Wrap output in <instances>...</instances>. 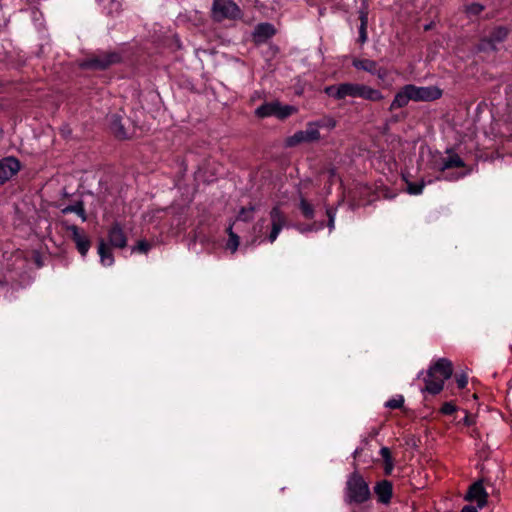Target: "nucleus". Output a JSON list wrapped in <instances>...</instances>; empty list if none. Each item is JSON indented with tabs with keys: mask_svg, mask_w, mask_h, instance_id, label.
Segmentation results:
<instances>
[{
	"mask_svg": "<svg viewBox=\"0 0 512 512\" xmlns=\"http://www.w3.org/2000/svg\"><path fill=\"white\" fill-rule=\"evenodd\" d=\"M20 170V162L14 157L0 160V185H3Z\"/></svg>",
	"mask_w": 512,
	"mask_h": 512,
	"instance_id": "9d476101",
	"label": "nucleus"
},
{
	"mask_svg": "<svg viewBox=\"0 0 512 512\" xmlns=\"http://www.w3.org/2000/svg\"><path fill=\"white\" fill-rule=\"evenodd\" d=\"M312 230H313L312 226H309V227H306L305 229H302L301 232L312 231Z\"/></svg>",
	"mask_w": 512,
	"mask_h": 512,
	"instance_id": "ea45409f",
	"label": "nucleus"
},
{
	"mask_svg": "<svg viewBox=\"0 0 512 512\" xmlns=\"http://www.w3.org/2000/svg\"><path fill=\"white\" fill-rule=\"evenodd\" d=\"M274 112H275V101L262 104L261 106H259L256 109L255 114L260 118H265V117L274 116Z\"/></svg>",
	"mask_w": 512,
	"mask_h": 512,
	"instance_id": "b1692460",
	"label": "nucleus"
},
{
	"mask_svg": "<svg viewBox=\"0 0 512 512\" xmlns=\"http://www.w3.org/2000/svg\"><path fill=\"white\" fill-rule=\"evenodd\" d=\"M484 9V6L480 3H471L466 6V12L469 15H478L480 14Z\"/></svg>",
	"mask_w": 512,
	"mask_h": 512,
	"instance_id": "2f4dec72",
	"label": "nucleus"
},
{
	"mask_svg": "<svg viewBox=\"0 0 512 512\" xmlns=\"http://www.w3.org/2000/svg\"><path fill=\"white\" fill-rule=\"evenodd\" d=\"M212 17L218 22L224 19L234 20L241 17V10L233 0H214Z\"/></svg>",
	"mask_w": 512,
	"mask_h": 512,
	"instance_id": "20e7f679",
	"label": "nucleus"
},
{
	"mask_svg": "<svg viewBox=\"0 0 512 512\" xmlns=\"http://www.w3.org/2000/svg\"><path fill=\"white\" fill-rule=\"evenodd\" d=\"M69 212H74L77 215H79L84 221L86 220L85 210H84L83 204L81 202H79L75 205L67 206L66 208L63 209V213H69Z\"/></svg>",
	"mask_w": 512,
	"mask_h": 512,
	"instance_id": "cd10ccee",
	"label": "nucleus"
},
{
	"mask_svg": "<svg viewBox=\"0 0 512 512\" xmlns=\"http://www.w3.org/2000/svg\"><path fill=\"white\" fill-rule=\"evenodd\" d=\"M388 70L383 67L376 66V72L373 75H376L379 80L384 81L388 77Z\"/></svg>",
	"mask_w": 512,
	"mask_h": 512,
	"instance_id": "72a5a7b5",
	"label": "nucleus"
},
{
	"mask_svg": "<svg viewBox=\"0 0 512 512\" xmlns=\"http://www.w3.org/2000/svg\"><path fill=\"white\" fill-rule=\"evenodd\" d=\"M453 373L452 362L447 358L438 359L427 371L425 390L431 394H438L444 386L445 380Z\"/></svg>",
	"mask_w": 512,
	"mask_h": 512,
	"instance_id": "f03ea898",
	"label": "nucleus"
},
{
	"mask_svg": "<svg viewBox=\"0 0 512 512\" xmlns=\"http://www.w3.org/2000/svg\"><path fill=\"white\" fill-rule=\"evenodd\" d=\"M360 84L345 82L337 85H331L325 88V93L337 100H343L347 97L359 98Z\"/></svg>",
	"mask_w": 512,
	"mask_h": 512,
	"instance_id": "423d86ee",
	"label": "nucleus"
},
{
	"mask_svg": "<svg viewBox=\"0 0 512 512\" xmlns=\"http://www.w3.org/2000/svg\"><path fill=\"white\" fill-rule=\"evenodd\" d=\"M326 214L328 216V227H329V230L332 231L335 227V216H336V211L332 208H327L326 209Z\"/></svg>",
	"mask_w": 512,
	"mask_h": 512,
	"instance_id": "473e14b6",
	"label": "nucleus"
},
{
	"mask_svg": "<svg viewBox=\"0 0 512 512\" xmlns=\"http://www.w3.org/2000/svg\"><path fill=\"white\" fill-rule=\"evenodd\" d=\"M98 254L100 256L102 264H104L105 266H110L113 264V256L110 252V249L107 247L106 243L103 240L99 242Z\"/></svg>",
	"mask_w": 512,
	"mask_h": 512,
	"instance_id": "4be33fe9",
	"label": "nucleus"
},
{
	"mask_svg": "<svg viewBox=\"0 0 512 512\" xmlns=\"http://www.w3.org/2000/svg\"><path fill=\"white\" fill-rule=\"evenodd\" d=\"M370 497L368 484L358 473L350 475L346 482L345 501L348 504H361Z\"/></svg>",
	"mask_w": 512,
	"mask_h": 512,
	"instance_id": "7ed1b4c3",
	"label": "nucleus"
},
{
	"mask_svg": "<svg viewBox=\"0 0 512 512\" xmlns=\"http://www.w3.org/2000/svg\"><path fill=\"white\" fill-rule=\"evenodd\" d=\"M312 123L317 126V131H319L320 128L332 130L336 127L337 124L336 120L329 116L319 119L317 121H312Z\"/></svg>",
	"mask_w": 512,
	"mask_h": 512,
	"instance_id": "a878e982",
	"label": "nucleus"
},
{
	"mask_svg": "<svg viewBox=\"0 0 512 512\" xmlns=\"http://www.w3.org/2000/svg\"><path fill=\"white\" fill-rule=\"evenodd\" d=\"M374 490L380 502L386 504L390 501L392 496V484L389 481L383 480L379 482Z\"/></svg>",
	"mask_w": 512,
	"mask_h": 512,
	"instance_id": "dca6fc26",
	"label": "nucleus"
},
{
	"mask_svg": "<svg viewBox=\"0 0 512 512\" xmlns=\"http://www.w3.org/2000/svg\"><path fill=\"white\" fill-rule=\"evenodd\" d=\"M488 493L484 489L481 482L472 484L465 496L467 501H476L479 508H483L487 504Z\"/></svg>",
	"mask_w": 512,
	"mask_h": 512,
	"instance_id": "f8f14e48",
	"label": "nucleus"
},
{
	"mask_svg": "<svg viewBox=\"0 0 512 512\" xmlns=\"http://www.w3.org/2000/svg\"><path fill=\"white\" fill-rule=\"evenodd\" d=\"M108 240L111 246L115 248H124L127 245V238L120 224L115 223L108 231Z\"/></svg>",
	"mask_w": 512,
	"mask_h": 512,
	"instance_id": "ddd939ff",
	"label": "nucleus"
},
{
	"mask_svg": "<svg viewBox=\"0 0 512 512\" xmlns=\"http://www.w3.org/2000/svg\"><path fill=\"white\" fill-rule=\"evenodd\" d=\"M465 163L460 158V156L453 152H448L445 157L442 158L441 163L439 164V170L441 172H445L446 170L452 168L464 167Z\"/></svg>",
	"mask_w": 512,
	"mask_h": 512,
	"instance_id": "4468645a",
	"label": "nucleus"
},
{
	"mask_svg": "<svg viewBox=\"0 0 512 512\" xmlns=\"http://www.w3.org/2000/svg\"><path fill=\"white\" fill-rule=\"evenodd\" d=\"M321 139L320 131H317V126L311 122L306 124L304 130L296 131L293 135L285 140L287 147H296L300 144H309L317 142Z\"/></svg>",
	"mask_w": 512,
	"mask_h": 512,
	"instance_id": "39448f33",
	"label": "nucleus"
},
{
	"mask_svg": "<svg viewBox=\"0 0 512 512\" xmlns=\"http://www.w3.org/2000/svg\"><path fill=\"white\" fill-rule=\"evenodd\" d=\"M507 37V30L503 27H498L494 29L488 37L483 38L479 45L478 49L480 51H494L496 49L497 44L504 41Z\"/></svg>",
	"mask_w": 512,
	"mask_h": 512,
	"instance_id": "6e6552de",
	"label": "nucleus"
},
{
	"mask_svg": "<svg viewBox=\"0 0 512 512\" xmlns=\"http://www.w3.org/2000/svg\"><path fill=\"white\" fill-rule=\"evenodd\" d=\"M299 208L306 219H312L314 217V207L308 202L303 196H300Z\"/></svg>",
	"mask_w": 512,
	"mask_h": 512,
	"instance_id": "393cba45",
	"label": "nucleus"
},
{
	"mask_svg": "<svg viewBox=\"0 0 512 512\" xmlns=\"http://www.w3.org/2000/svg\"><path fill=\"white\" fill-rule=\"evenodd\" d=\"M442 91L435 86H416L407 84L401 87L392 100L389 111H394L406 107L410 101L428 102L441 97Z\"/></svg>",
	"mask_w": 512,
	"mask_h": 512,
	"instance_id": "f257e3e1",
	"label": "nucleus"
},
{
	"mask_svg": "<svg viewBox=\"0 0 512 512\" xmlns=\"http://www.w3.org/2000/svg\"><path fill=\"white\" fill-rule=\"evenodd\" d=\"M424 187L425 183L423 181L419 183H408L407 190L412 195H419L422 193Z\"/></svg>",
	"mask_w": 512,
	"mask_h": 512,
	"instance_id": "c756f323",
	"label": "nucleus"
},
{
	"mask_svg": "<svg viewBox=\"0 0 512 512\" xmlns=\"http://www.w3.org/2000/svg\"><path fill=\"white\" fill-rule=\"evenodd\" d=\"M359 98L373 102H379L384 99V95L378 89L372 88L365 84H360Z\"/></svg>",
	"mask_w": 512,
	"mask_h": 512,
	"instance_id": "2eb2a0df",
	"label": "nucleus"
},
{
	"mask_svg": "<svg viewBox=\"0 0 512 512\" xmlns=\"http://www.w3.org/2000/svg\"><path fill=\"white\" fill-rule=\"evenodd\" d=\"M380 455L384 461V472L386 475H390L393 471L394 463L389 448L382 447L380 449Z\"/></svg>",
	"mask_w": 512,
	"mask_h": 512,
	"instance_id": "5701e85b",
	"label": "nucleus"
},
{
	"mask_svg": "<svg viewBox=\"0 0 512 512\" xmlns=\"http://www.w3.org/2000/svg\"><path fill=\"white\" fill-rule=\"evenodd\" d=\"M403 403H404L403 396H397L395 398L388 400L385 405H386V407H388L390 409H397V408L402 407Z\"/></svg>",
	"mask_w": 512,
	"mask_h": 512,
	"instance_id": "7c9ffc66",
	"label": "nucleus"
},
{
	"mask_svg": "<svg viewBox=\"0 0 512 512\" xmlns=\"http://www.w3.org/2000/svg\"><path fill=\"white\" fill-rule=\"evenodd\" d=\"M254 212V207L250 206L248 208H242L238 214L237 220L248 221L252 219Z\"/></svg>",
	"mask_w": 512,
	"mask_h": 512,
	"instance_id": "c85d7f7f",
	"label": "nucleus"
},
{
	"mask_svg": "<svg viewBox=\"0 0 512 512\" xmlns=\"http://www.w3.org/2000/svg\"><path fill=\"white\" fill-rule=\"evenodd\" d=\"M461 512H478L477 509L473 506H465L461 510Z\"/></svg>",
	"mask_w": 512,
	"mask_h": 512,
	"instance_id": "58836bf2",
	"label": "nucleus"
},
{
	"mask_svg": "<svg viewBox=\"0 0 512 512\" xmlns=\"http://www.w3.org/2000/svg\"><path fill=\"white\" fill-rule=\"evenodd\" d=\"M110 128L113 131V133L118 138H126L128 136L127 132L125 131L124 125L122 123L121 116L117 114H113L110 117Z\"/></svg>",
	"mask_w": 512,
	"mask_h": 512,
	"instance_id": "a211bd4d",
	"label": "nucleus"
},
{
	"mask_svg": "<svg viewBox=\"0 0 512 512\" xmlns=\"http://www.w3.org/2000/svg\"><path fill=\"white\" fill-rule=\"evenodd\" d=\"M271 231L268 235V240L273 243L281 230L287 226L288 219L286 214L281 210L280 204H276L269 213Z\"/></svg>",
	"mask_w": 512,
	"mask_h": 512,
	"instance_id": "0eeeda50",
	"label": "nucleus"
},
{
	"mask_svg": "<svg viewBox=\"0 0 512 512\" xmlns=\"http://www.w3.org/2000/svg\"><path fill=\"white\" fill-rule=\"evenodd\" d=\"M465 174L464 173H457V174H446L443 176V179L445 180H449V181H454V180H458L460 179L461 177H463Z\"/></svg>",
	"mask_w": 512,
	"mask_h": 512,
	"instance_id": "4c0bfd02",
	"label": "nucleus"
},
{
	"mask_svg": "<svg viewBox=\"0 0 512 512\" xmlns=\"http://www.w3.org/2000/svg\"><path fill=\"white\" fill-rule=\"evenodd\" d=\"M120 56L116 53H105L103 55L92 57L84 61L81 66L83 68L105 69L108 66L117 63Z\"/></svg>",
	"mask_w": 512,
	"mask_h": 512,
	"instance_id": "1a4fd4ad",
	"label": "nucleus"
},
{
	"mask_svg": "<svg viewBox=\"0 0 512 512\" xmlns=\"http://www.w3.org/2000/svg\"><path fill=\"white\" fill-rule=\"evenodd\" d=\"M274 34L275 29L273 25L269 23H261L255 28L253 36L256 42H264Z\"/></svg>",
	"mask_w": 512,
	"mask_h": 512,
	"instance_id": "f3484780",
	"label": "nucleus"
},
{
	"mask_svg": "<svg viewBox=\"0 0 512 512\" xmlns=\"http://www.w3.org/2000/svg\"><path fill=\"white\" fill-rule=\"evenodd\" d=\"M456 383H457V386L460 388V389H463L466 387L467 383H468V378L465 374H461V375H458L456 377Z\"/></svg>",
	"mask_w": 512,
	"mask_h": 512,
	"instance_id": "e433bc0d",
	"label": "nucleus"
},
{
	"mask_svg": "<svg viewBox=\"0 0 512 512\" xmlns=\"http://www.w3.org/2000/svg\"><path fill=\"white\" fill-rule=\"evenodd\" d=\"M352 64L356 69L366 71L372 75L376 72V61L370 59H354Z\"/></svg>",
	"mask_w": 512,
	"mask_h": 512,
	"instance_id": "aec40b11",
	"label": "nucleus"
},
{
	"mask_svg": "<svg viewBox=\"0 0 512 512\" xmlns=\"http://www.w3.org/2000/svg\"><path fill=\"white\" fill-rule=\"evenodd\" d=\"M68 230L72 234V240L75 242L76 248L79 251V253L83 257L86 256L91 246V242L88 236L75 225L69 226Z\"/></svg>",
	"mask_w": 512,
	"mask_h": 512,
	"instance_id": "9b49d317",
	"label": "nucleus"
},
{
	"mask_svg": "<svg viewBox=\"0 0 512 512\" xmlns=\"http://www.w3.org/2000/svg\"><path fill=\"white\" fill-rule=\"evenodd\" d=\"M297 112V108L292 105H283L279 101H275L274 116L278 119H286Z\"/></svg>",
	"mask_w": 512,
	"mask_h": 512,
	"instance_id": "6ab92c4d",
	"label": "nucleus"
},
{
	"mask_svg": "<svg viewBox=\"0 0 512 512\" xmlns=\"http://www.w3.org/2000/svg\"><path fill=\"white\" fill-rule=\"evenodd\" d=\"M227 231L229 234L227 248L230 249L234 253L239 246V237L236 233L233 232L232 226H229Z\"/></svg>",
	"mask_w": 512,
	"mask_h": 512,
	"instance_id": "bb28decb",
	"label": "nucleus"
},
{
	"mask_svg": "<svg viewBox=\"0 0 512 512\" xmlns=\"http://www.w3.org/2000/svg\"><path fill=\"white\" fill-rule=\"evenodd\" d=\"M360 27H359V42L365 43L367 41V26H368V13L365 10L359 11Z\"/></svg>",
	"mask_w": 512,
	"mask_h": 512,
	"instance_id": "412c9836",
	"label": "nucleus"
},
{
	"mask_svg": "<svg viewBox=\"0 0 512 512\" xmlns=\"http://www.w3.org/2000/svg\"><path fill=\"white\" fill-rule=\"evenodd\" d=\"M455 410V406L450 402L444 403V405L441 408V412L446 415H451L452 413L455 412Z\"/></svg>",
	"mask_w": 512,
	"mask_h": 512,
	"instance_id": "c9c22d12",
	"label": "nucleus"
},
{
	"mask_svg": "<svg viewBox=\"0 0 512 512\" xmlns=\"http://www.w3.org/2000/svg\"><path fill=\"white\" fill-rule=\"evenodd\" d=\"M151 245L146 241H139L137 243V246L134 248V250H137L142 253H146L149 251Z\"/></svg>",
	"mask_w": 512,
	"mask_h": 512,
	"instance_id": "f704fd0d",
	"label": "nucleus"
}]
</instances>
